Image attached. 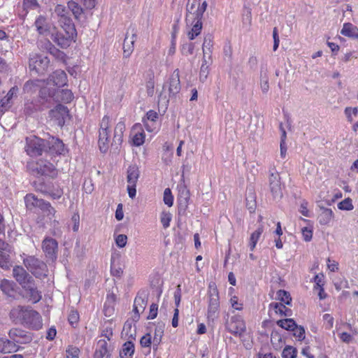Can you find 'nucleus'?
I'll return each mask as SVG.
<instances>
[{"label":"nucleus","instance_id":"nucleus-18","mask_svg":"<svg viewBox=\"0 0 358 358\" xmlns=\"http://www.w3.org/2000/svg\"><path fill=\"white\" fill-rule=\"evenodd\" d=\"M8 336L13 342L20 344L28 343L31 341V337L27 331L13 328L9 331Z\"/></svg>","mask_w":358,"mask_h":358},{"label":"nucleus","instance_id":"nucleus-30","mask_svg":"<svg viewBox=\"0 0 358 358\" xmlns=\"http://www.w3.org/2000/svg\"><path fill=\"white\" fill-rule=\"evenodd\" d=\"M140 176L138 168L136 165L129 166L127 169V180L128 184L136 185Z\"/></svg>","mask_w":358,"mask_h":358},{"label":"nucleus","instance_id":"nucleus-21","mask_svg":"<svg viewBox=\"0 0 358 358\" xmlns=\"http://www.w3.org/2000/svg\"><path fill=\"white\" fill-rule=\"evenodd\" d=\"M13 276L21 287L33 279V278L21 266H14L13 269Z\"/></svg>","mask_w":358,"mask_h":358},{"label":"nucleus","instance_id":"nucleus-27","mask_svg":"<svg viewBox=\"0 0 358 358\" xmlns=\"http://www.w3.org/2000/svg\"><path fill=\"white\" fill-rule=\"evenodd\" d=\"M15 283L10 280L3 279L0 282V289L8 297H14L15 294Z\"/></svg>","mask_w":358,"mask_h":358},{"label":"nucleus","instance_id":"nucleus-49","mask_svg":"<svg viewBox=\"0 0 358 358\" xmlns=\"http://www.w3.org/2000/svg\"><path fill=\"white\" fill-rule=\"evenodd\" d=\"M338 208L342 210H351L354 206L352 202V199L350 198L345 199L342 201L338 203Z\"/></svg>","mask_w":358,"mask_h":358},{"label":"nucleus","instance_id":"nucleus-35","mask_svg":"<svg viewBox=\"0 0 358 358\" xmlns=\"http://www.w3.org/2000/svg\"><path fill=\"white\" fill-rule=\"evenodd\" d=\"M134 352V345L131 341L126 342L120 352L122 358H131Z\"/></svg>","mask_w":358,"mask_h":358},{"label":"nucleus","instance_id":"nucleus-26","mask_svg":"<svg viewBox=\"0 0 358 358\" xmlns=\"http://www.w3.org/2000/svg\"><path fill=\"white\" fill-rule=\"evenodd\" d=\"M146 304L147 301L145 300V296H143L141 295H138L136 296L133 306V311L134 313V320H138L140 314L144 311Z\"/></svg>","mask_w":358,"mask_h":358},{"label":"nucleus","instance_id":"nucleus-53","mask_svg":"<svg viewBox=\"0 0 358 358\" xmlns=\"http://www.w3.org/2000/svg\"><path fill=\"white\" fill-rule=\"evenodd\" d=\"M208 66L206 65V60L204 59L203 61V64L201 66V69H200V73H199L200 80H201L202 82H204L208 77Z\"/></svg>","mask_w":358,"mask_h":358},{"label":"nucleus","instance_id":"nucleus-13","mask_svg":"<svg viewBox=\"0 0 358 358\" xmlns=\"http://www.w3.org/2000/svg\"><path fill=\"white\" fill-rule=\"evenodd\" d=\"M22 288L24 293V296L29 301L36 303L41 299V292L38 289L34 279L23 285Z\"/></svg>","mask_w":358,"mask_h":358},{"label":"nucleus","instance_id":"nucleus-54","mask_svg":"<svg viewBox=\"0 0 358 358\" xmlns=\"http://www.w3.org/2000/svg\"><path fill=\"white\" fill-rule=\"evenodd\" d=\"M158 117V113L156 111L150 110L147 113L146 117L143 120L149 121L152 124H157Z\"/></svg>","mask_w":358,"mask_h":358},{"label":"nucleus","instance_id":"nucleus-23","mask_svg":"<svg viewBox=\"0 0 358 358\" xmlns=\"http://www.w3.org/2000/svg\"><path fill=\"white\" fill-rule=\"evenodd\" d=\"M47 149L51 154L63 155L66 151V148L63 142L59 138L52 137L46 141Z\"/></svg>","mask_w":358,"mask_h":358},{"label":"nucleus","instance_id":"nucleus-22","mask_svg":"<svg viewBox=\"0 0 358 358\" xmlns=\"http://www.w3.org/2000/svg\"><path fill=\"white\" fill-rule=\"evenodd\" d=\"M130 136L135 146H140L145 142V133L141 124H135L131 130Z\"/></svg>","mask_w":358,"mask_h":358},{"label":"nucleus","instance_id":"nucleus-47","mask_svg":"<svg viewBox=\"0 0 358 358\" xmlns=\"http://www.w3.org/2000/svg\"><path fill=\"white\" fill-rule=\"evenodd\" d=\"M171 219L172 215L169 212L163 211L161 213L160 220L164 229H166L170 226Z\"/></svg>","mask_w":358,"mask_h":358},{"label":"nucleus","instance_id":"nucleus-58","mask_svg":"<svg viewBox=\"0 0 358 358\" xmlns=\"http://www.w3.org/2000/svg\"><path fill=\"white\" fill-rule=\"evenodd\" d=\"M69 323L73 326L76 324L79 320V314L76 310H71L68 317Z\"/></svg>","mask_w":358,"mask_h":358},{"label":"nucleus","instance_id":"nucleus-50","mask_svg":"<svg viewBox=\"0 0 358 358\" xmlns=\"http://www.w3.org/2000/svg\"><path fill=\"white\" fill-rule=\"evenodd\" d=\"M39 7V4L37 0H23L22 8L23 10L27 11V10H35Z\"/></svg>","mask_w":358,"mask_h":358},{"label":"nucleus","instance_id":"nucleus-55","mask_svg":"<svg viewBox=\"0 0 358 358\" xmlns=\"http://www.w3.org/2000/svg\"><path fill=\"white\" fill-rule=\"evenodd\" d=\"M324 326L327 329H330L334 326V317L330 314H324L323 315Z\"/></svg>","mask_w":358,"mask_h":358},{"label":"nucleus","instance_id":"nucleus-38","mask_svg":"<svg viewBox=\"0 0 358 358\" xmlns=\"http://www.w3.org/2000/svg\"><path fill=\"white\" fill-rule=\"evenodd\" d=\"M203 24H194L191 28L187 27V34L189 40L194 39L198 35L200 34L202 29Z\"/></svg>","mask_w":358,"mask_h":358},{"label":"nucleus","instance_id":"nucleus-6","mask_svg":"<svg viewBox=\"0 0 358 358\" xmlns=\"http://www.w3.org/2000/svg\"><path fill=\"white\" fill-rule=\"evenodd\" d=\"M220 314V296L215 283L209 284L208 289V310L207 318L208 320L214 321L219 317Z\"/></svg>","mask_w":358,"mask_h":358},{"label":"nucleus","instance_id":"nucleus-25","mask_svg":"<svg viewBox=\"0 0 358 358\" xmlns=\"http://www.w3.org/2000/svg\"><path fill=\"white\" fill-rule=\"evenodd\" d=\"M94 358H110L108 344L106 339H100L97 342Z\"/></svg>","mask_w":358,"mask_h":358},{"label":"nucleus","instance_id":"nucleus-34","mask_svg":"<svg viewBox=\"0 0 358 358\" xmlns=\"http://www.w3.org/2000/svg\"><path fill=\"white\" fill-rule=\"evenodd\" d=\"M164 324L162 323H159L155 329L154 336H153V345L157 346L160 344L162 341V336L164 335Z\"/></svg>","mask_w":358,"mask_h":358},{"label":"nucleus","instance_id":"nucleus-19","mask_svg":"<svg viewBox=\"0 0 358 358\" xmlns=\"http://www.w3.org/2000/svg\"><path fill=\"white\" fill-rule=\"evenodd\" d=\"M50 107L49 102L43 100L39 95V99L36 101H27L24 105V111L27 115H32L34 113L43 110Z\"/></svg>","mask_w":358,"mask_h":358},{"label":"nucleus","instance_id":"nucleus-31","mask_svg":"<svg viewBox=\"0 0 358 358\" xmlns=\"http://www.w3.org/2000/svg\"><path fill=\"white\" fill-rule=\"evenodd\" d=\"M341 34L349 38H358V29L353 24H343Z\"/></svg>","mask_w":358,"mask_h":358},{"label":"nucleus","instance_id":"nucleus-59","mask_svg":"<svg viewBox=\"0 0 358 358\" xmlns=\"http://www.w3.org/2000/svg\"><path fill=\"white\" fill-rule=\"evenodd\" d=\"M230 303L234 310H241L243 309V303L238 301V297L236 296L231 298Z\"/></svg>","mask_w":358,"mask_h":358},{"label":"nucleus","instance_id":"nucleus-51","mask_svg":"<svg viewBox=\"0 0 358 358\" xmlns=\"http://www.w3.org/2000/svg\"><path fill=\"white\" fill-rule=\"evenodd\" d=\"M293 335L299 341H303L305 338V329L301 326L296 325V328H294L293 330Z\"/></svg>","mask_w":358,"mask_h":358},{"label":"nucleus","instance_id":"nucleus-37","mask_svg":"<svg viewBox=\"0 0 358 358\" xmlns=\"http://www.w3.org/2000/svg\"><path fill=\"white\" fill-rule=\"evenodd\" d=\"M198 4L199 3L197 2V0H188L187 4V17L189 18V20H192V21L193 18L196 17V10Z\"/></svg>","mask_w":358,"mask_h":358},{"label":"nucleus","instance_id":"nucleus-11","mask_svg":"<svg viewBox=\"0 0 358 358\" xmlns=\"http://www.w3.org/2000/svg\"><path fill=\"white\" fill-rule=\"evenodd\" d=\"M49 59L42 55H33L29 58V66L31 71L37 73H43L48 67Z\"/></svg>","mask_w":358,"mask_h":358},{"label":"nucleus","instance_id":"nucleus-56","mask_svg":"<svg viewBox=\"0 0 358 358\" xmlns=\"http://www.w3.org/2000/svg\"><path fill=\"white\" fill-rule=\"evenodd\" d=\"M127 242V236L124 234H120L115 238V243L120 248H124Z\"/></svg>","mask_w":358,"mask_h":358},{"label":"nucleus","instance_id":"nucleus-15","mask_svg":"<svg viewBox=\"0 0 358 358\" xmlns=\"http://www.w3.org/2000/svg\"><path fill=\"white\" fill-rule=\"evenodd\" d=\"M136 37V31L135 28L130 26L128 29L123 43L124 55L126 57L130 56L134 49V42Z\"/></svg>","mask_w":358,"mask_h":358},{"label":"nucleus","instance_id":"nucleus-29","mask_svg":"<svg viewBox=\"0 0 358 358\" xmlns=\"http://www.w3.org/2000/svg\"><path fill=\"white\" fill-rule=\"evenodd\" d=\"M321 212L318 216V221L322 225H329L334 217V213L331 209L321 208Z\"/></svg>","mask_w":358,"mask_h":358},{"label":"nucleus","instance_id":"nucleus-52","mask_svg":"<svg viewBox=\"0 0 358 358\" xmlns=\"http://www.w3.org/2000/svg\"><path fill=\"white\" fill-rule=\"evenodd\" d=\"M80 350L77 347L69 346L66 350V358H79Z\"/></svg>","mask_w":358,"mask_h":358},{"label":"nucleus","instance_id":"nucleus-39","mask_svg":"<svg viewBox=\"0 0 358 358\" xmlns=\"http://www.w3.org/2000/svg\"><path fill=\"white\" fill-rule=\"evenodd\" d=\"M280 130L281 131V138H280V156L282 158L284 159L286 156V152H287V146L285 144L287 134H286V131H285V129L283 128L282 124H280Z\"/></svg>","mask_w":358,"mask_h":358},{"label":"nucleus","instance_id":"nucleus-14","mask_svg":"<svg viewBox=\"0 0 358 358\" xmlns=\"http://www.w3.org/2000/svg\"><path fill=\"white\" fill-rule=\"evenodd\" d=\"M42 249L45 257L53 261L57 257L58 243L50 237H46L42 242Z\"/></svg>","mask_w":358,"mask_h":358},{"label":"nucleus","instance_id":"nucleus-36","mask_svg":"<svg viewBox=\"0 0 358 358\" xmlns=\"http://www.w3.org/2000/svg\"><path fill=\"white\" fill-rule=\"evenodd\" d=\"M10 256L6 248L0 250V267L3 269L7 270L10 268Z\"/></svg>","mask_w":358,"mask_h":358},{"label":"nucleus","instance_id":"nucleus-10","mask_svg":"<svg viewBox=\"0 0 358 358\" xmlns=\"http://www.w3.org/2000/svg\"><path fill=\"white\" fill-rule=\"evenodd\" d=\"M26 268L36 278L45 275L46 264L34 256H28L23 259Z\"/></svg>","mask_w":358,"mask_h":358},{"label":"nucleus","instance_id":"nucleus-61","mask_svg":"<svg viewBox=\"0 0 358 358\" xmlns=\"http://www.w3.org/2000/svg\"><path fill=\"white\" fill-rule=\"evenodd\" d=\"M140 343L142 347L148 348L150 347L152 343V336L150 334H147L143 336L140 341Z\"/></svg>","mask_w":358,"mask_h":358},{"label":"nucleus","instance_id":"nucleus-64","mask_svg":"<svg viewBox=\"0 0 358 358\" xmlns=\"http://www.w3.org/2000/svg\"><path fill=\"white\" fill-rule=\"evenodd\" d=\"M158 306L155 303H152L150 308L149 315L148 316V320H153L157 315Z\"/></svg>","mask_w":358,"mask_h":358},{"label":"nucleus","instance_id":"nucleus-20","mask_svg":"<svg viewBox=\"0 0 358 358\" xmlns=\"http://www.w3.org/2000/svg\"><path fill=\"white\" fill-rule=\"evenodd\" d=\"M69 115L67 107L58 104L55 108L49 112V116L57 121V124L62 126L64 124L65 118Z\"/></svg>","mask_w":358,"mask_h":358},{"label":"nucleus","instance_id":"nucleus-41","mask_svg":"<svg viewBox=\"0 0 358 358\" xmlns=\"http://www.w3.org/2000/svg\"><path fill=\"white\" fill-rule=\"evenodd\" d=\"M270 308L273 309L275 313L280 315L289 316V313H285L284 310L290 312V310L287 308L282 303H271Z\"/></svg>","mask_w":358,"mask_h":358},{"label":"nucleus","instance_id":"nucleus-16","mask_svg":"<svg viewBox=\"0 0 358 358\" xmlns=\"http://www.w3.org/2000/svg\"><path fill=\"white\" fill-rule=\"evenodd\" d=\"M33 171L41 176L53 177L56 175L55 166L52 163L44 160L37 162Z\"/></svg>","mask_w":358,"mask_h":358},{"label":"nucleus","instance_id":"nucleus-3","mask_svg":"<svg viewBox=\"0 0 358 358\" xmlns=\"http://www.w3.org/2000/svg\"><path fill=\"white\" fill-rule=\"evenodd\" d=\"M24 202L27 208L29 210H32L34 208H39L43 213L49 219L51 222L54 223V226L55 224H57V215H56V210L54 207H52L50 203L42 199H38L35 195L32 194H27L24 197Z\"/></svg>","mask_w":358,"mask_h":358},{"label":"nucleus","instance_id":"nucleus-45","mask_svg":"<svg viewBox=\"0 0 358 358\" xmlns=\"http://www.w3.org/2000/svg\"><path fill=\"white\" fill-rule=\"evenodd\" d=\"M278 299L286 305H290L292 298L289 292L285 290H279L277 292Z\"/></svg>","mask_w":358,"mask_h":358},{"label":"nucleus","instance_id":"nucleus-46","mask_svg":"<svg viewBox=\"0 0 358 358\" xmlns=\"http://www.w3.org/2000/svg\"><path fill=\"white\" fill-rule=\"evenodd\" d=\"M297 350L292 346H286L282 353L283 358H296Z\"/></svg>","mask_w":358,"mask_h":358},{"label":"nucleus","instance_id":"nucleus-42","mask_svg":"<svg viewBox=\"0 0 358 358\" xmlns=\"http://www.w3.org/2000/svg\"><path fill=\"white\" fill-rule=\"evenodd\" d=\"M41 81L39 80H29L24 85V90L26 92L31 93L36 92L41 87Z\"/></svg>","mask_w":358,"mask_h":358},{"label":"nucleus","instance_id":"nucleus-1","mask_svg":"<svg viewBox=\"0 0 358 358\" xmlns=\"http://www.w3.org/2000/svg\"><path fill=\"white\" fill-rule=\"evenodd\" d=\"M36 29L41 35L50 36L62 48L69 47L76 36L74 24H60L59 30L54 24H40L36 26Z\"/></svg>","mask_w":358,"mask_h":358},{"label":"nucleus","instance_id":"nucleus-12","mask_svg":"<svg viewBox=\"0 0 358 358\" xmlns=\"http://www.w3.org/2000/svg\"><path fill=\"white\" fill-rule=\"evenodd\" d=\"M169 92V96H175L180 91V82L178 69H176L171 76L169 81L163 86V91Z\"/></svg>","mask_w":358,"mask_h":358},{"label":"nucleus","instance_id":"nucleus-7","mask_svg":"<svg viewBox=\"0 0 358 358\" xmlns=\"http://www.w3.org/2000/svg\"><path fill=\"white\" fill-rule=\"evenodd\" d=\"M25 151L30 157L42 155L47 151L46 141L36 136H30L26 138Z\"/></svg>","mask_w":358,"mask_h":358},{"label":"nucleus","instance_id":"nucleus-40","mask_svg":"<svg viewBox=\"0 0 358 358\" xmlns=\"http://www.w3.org/2000/svg\"><path fill=\"white\" fill-rule=\"evenodd\" d=\"M278 326L288 331H292L296 328V322L293 319H284L277 321Z\"/></svg>","mask_w":358,"mask_h":358},{"label":"nucleus","instance_id":"nucleus-28","mask_svg":"<svg viewBox=\"0 0 358 358\" xmlns=\"http://www.w3.org/2000/svg\"><path fill=\"white\" fill-rule=\"evenodd\" d=\"M18 346L12 341L0 338V352L11 353L18 350Z\"/></svg>","mask_w":358,"mask_h":358},{"label":"nucleus","instance_id":"nucleus-43","mask_svg":"<svg viewBox=\"0 0 358 358\" xmlns=\"http://www.w3.org/2000/svg\"><path fill=\"white\" fill-rule=\"evenodd\" d=\"M207 7L206 1H204L202 5L200 6L198 4L196 10V17L193 18V22H201L202 16L203 15L204 11L206 10Z\"/></svg>","mask_w":358,"mask_h":358},{"label":"nucleus","instance_id":"nucleus-62","mask_svg":"<svg viewBox=\"0 0 358 358\" xmlns=\"http://www.w3.org/2000/svg\"><path fill=\"white\" fill-rule=\"evenodd\" d=\"M260 87L264 93H266L269 90L268 78L266 76H262L260 80Z\"/></svg>","mask_w":358,"mask_h":358},{"label":"nucleus","instance_id":"nucleus-8","mask_svg":"<svg viewBox=\"0 0 358 358\" xmlns=\"http://www.w3.org/2000/svg\"><path fill=\"white\" fill-rule=\"evenodd\" d=\"M112 120L109 116L105 115L100 122L99 147L101 152H106L108 149L109 138Z\"/></svg>","mask_w":358,"mask_h":358},{"label":"nucleus","instance_id":"nucleus-4","mask_svg":"<svg viewBox=\"0 0 358 358\" xmlns=\"http://www.w3.org/2000/svg\"><path fill=\"white\" fill-rule=\"evenodd\" d=\"M41 98L49 102L50 106L55 102L63 101L69 103L73 99V94L69 90H57L48 86H44L40 90Z\"/></svg>","mask_w":358,"mask_h":358},{"label":"nucleus","instance_id":"nucleus-32","mask_svg":"<svg viewBox=\"0 0 358 358\" xmlns=\"http://www.w3.org/2000/svg\"><path fill=\"white\" fill-rule=\"evenodd\" d=\"M125 130V124L120 121L117 123L114 129L113 142L120 145L122 142L123 134Z\"/></svg>","mask_w":358,"mask_h":358},{"label":"nucleus","instance_id":"nucleus-9","mask_svg":"<svg viewBox=\"0 0 358 358\" xmlns=\"http://www.w3.org/2000/svg\"><path fill=\"white\" fill-rule=\"evenodd\" d=\"M226 329L235 336L241 337L246 331V325L243 318L235 315L225 322Z\"/></svg>","mask_w":358,"mask_h":358},{"label":"nucleus","instance_id":"nucleus-63","mask_svg":"<svg viewBox=\"0 0 358 358\" xmlns=\"http://www.w3.org/2000/svg\"><path fill=\"white\" fill-rule=\"evenodd\" d=\"M323 279H324V275L320 273V274H317L315 277H314V282L315 284V289H317V288H320V287H323Z\"/></svg>","mask_w":358,"mask_h":358},{"label":"nucleus","instance_id":"nucleus-44","mask_svg":"<svg viewBox=\"0 0 358 358\" xmlns=\"http://www.w3.org/2000/svg\"><path fill=\"white\" fill-rule=\"evenodd\" d=\"M344 113L348 121L352 122L354 118L356 117L358 115V108L347 107L345 108Z\"/></svg>","mask_w":358,"mask_h":358},{"label":"nucleus","instance_id":"nucleus-17","mask_svg":"<svg viewBox=\"0 0 358 358\" xmlns=\"http://www.w3.org/2000/svg\"><path fill=\"white\" fill-rule=\"evenodd\" d=\"M268 181L270 190L273 198H281L282 192L279 173L278 172L271 173Z\"/></svg>","mask_w":358,"mask_h":358},{"label":"nucleus","instance_id":"nucleus-48","mask_svg":"<svg viewBox=\"0 0 358 358\" xmlns=\"http://www.w3.org/2000/svg\"><path fill=\"white\" fill-rule=\"evenodd\" d=\"M163 201L169 207H171L173 204V196L169 188H166L164 191Z\"/></svg>","mask_w":358,"mask_h":358},{"label":"nucleus","instance_id":"nucleus-24","mask_svg":"<svg viewBox=\"0 0 358 358\" xmlns=\"http://www.w3.org/2000/svg\"><path fill=\"white\" fill-rule=\"evenodd\" d=\"M67 82V76L62 70H57L53 72L48 79V85L52 84L55 86L62 87Z\"/></svg>","mask_w":358,"mask_h":358},{"label":"nucleus","instance_id":"nucleus-60","mask_svg":"<svg viewBox=\"0 0 358 358\" xmlns=\"http://www.w3.org/2000/svg\"><path fill=\"white\" fill-rule=\"evenodd\" d=\"M45 194H48L52 199H58L63 195V190L58 187L56 189L46 192Z\"/></svg>","mask_w":358,"mask_h":358},{"label":"nucleus","instance_id":"nucleus-2","mask_svg":"<svg viewBox=\"0 0 358 358\" xmlns=\"http://www.w3.org/2000/svg\"><path fill=\"white\" fill-rule=\"evenodd\" d=\"M10 315L13 320L25 323L35 329H38L42 326L40 314L32 309L18 306L11 310Z\"/></svg>","mask_w":358,"mask_h":358},{"label":"nucleus","instance_id":"nucleus-5","mask_svg":"<svg viewBox=\"0 0 358 358\" xmlns=\"http://www.w3.org/2000/svg\"><path fill=\"white\" fill-rule=\"evenodd\" d=\"M69 10H71L76 20H83L84 16L83 8L76 1H71L68 3V8L60 4L55 7V14L60 17L59 22H66L69 21Z\"/></svg>","mask_w":358,"mask_h":358},{"label":"nucleus","instance_id":"nucleus-57","mask_svg":"<svg viewBox=\"0 0 358 358\" xmlns=\"http://www.w3.org/2000/svg\"><path fill=\"white\" fill-rule=\"evenodd\" d=\"M78 3L83 5L86 9H92L96 4V0H76Z\"/></svg>","mask_w":358,"mask_h":358},{"label":"nucleus","instance_id":"nucleus-33","mask_svg":"<svg viewBox=\"0 0 358 358\" xmlns=\"http://www.w3.org/2000/svg\"><path fill=\"white\" fill-rule=\"evenodd\" d=\"M264 231V227L260 225L257 229L251 234L249 241V247L251 251H253L256 247V245L259 240L262 233Z\"/></svg>","mask_w":358,"mask_h":358}]
</instances>
